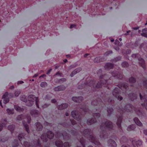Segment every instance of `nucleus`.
<instances>
[{
  "mask_svg": "<svg viewBox=\"0 0 147 147\" xmlns=\"http://www.w3.org/2000/svg\"><path fill=\"white\" fill-rule=\"evenodd\" d=\"M144 133L145 135H147V130H144Z\"/></svg>",
  "mask_w": 147,
  "mask_h": 147,
  "instance_id": "f8f14e48",
  "label": "nucleus"
},
{
  "mask_svg": "<svg viewBox=\"0 0 147 147\" xmlns=\"http://www.w3.org/2000/svg\"><path fill=\"white\" fill-rule=\"evenodd\" d=\"M82 98L80 97H73L72 98L73 100L75 102H80Z\"/></svg>",
  "mask_w": 147,
  "mask_h": 147,
  "instance_id": "20e7f679",
  "label": "nucleus"
},
{
  "mask_svg": "<svg viewBox=\"0 0 147 147\" xmlns=\"http://www.w3.org/2000/svg\"><path fill=\"white\" fill-rule=\"evenodd\" d=\"M65 88L62 86H58L55 88V90L56 91H60L63 90Z\"/></svg>",
  "mask_w": 147,
  "mask_h": 147,
  "instance_id": "39448f33",
  "label": "nucleus"
},
{
  "mask_svg": "<svg viewBox=\"0 0 147 147\" xmlns=\"http://www.w3.org/2000/svg\"><path fill=\"white\" fill-rule=\"evenodd\" d=\"M122 147H129V146H126V147H125V146H123Z\"/></svg>",
  "mask_w": 147,
  "mask_h": 147,
  "instance_id": "7c9ffc66",
  "label": "nucleus"
},
{
  "mask_svg": "<svg viewBox=\"0 0 147 147\" xmlns=\"http://www.w3.org/2000/svg\"><path fill=\"white\" fill-rule=\"evenodd\" d=\"M66 116H68V114L67 113H66Z\"/></svg>",
  "mask_w": 147,
  "mask_h": 147,
  "instance_id": "a878e982",
  "label": "nucleus"
},
{
  "mask_svg": "<svg viewBox=\"0 0 147 147\" xmlns=\"http://www.w3.org/2000/svg\"><path fill=\"white\" fill-rule=\"evenodd\" d=\"M87 54H86L85 55H84V57H86V56L87 55Z\"/></svg>",
  "mask_w": 147,
  "mask_h": 147,
  "instance_id": "393cba45",
  "label": "nucleus"
},
{
  "mask_svg": "<svg viewBox=\"0 0 147 147\" xmlns=\"http://www.w3.org/2000/svg\"><path fill=\"white\" fill-rule=\"evenodd\" d=\"M52 101L53 102H56V100H53Z\"/></svg>",
  "mask_w": 147,
  "mask_h": 147,
  "instance_id": "dca6fc26",
  "label": "nucleus"
},
{
  "mask_svg": "<svg viewBox=\"0 0 147 147\" xmlns=\"http://www.w3.org/2000/svg\"><path fill=\"white\" fill-rule=\"evenodd\" d=\"M111 143L112 144L111 146L112 147H116V144L114 141H111Z\"/></svg>",
  "mask_w": 147,
  "mask_h": 147,
  "instance_id": "0eeeda50",
  "label": "nucleus"
},
{
  "mask_svg": "<svg viewBox=\"0 0 147 147\" xmlns=\"http://www.w3.org/2000/svg\"><path fill=\"white\" fill-rule=\"evenodd\" d=\"M7 94L5 93L3 95V103L6 104L9 101V99L7 97Z\"/></svg>",
  "mask_w": 147,
  "mask_h": 147,
  "instance_id": "f03ea898",
  "label": "nucleus"
},
{
  "mask_svg": "<svg viewBox=\"0 0 147 147\" xmlns=\"http://www.w3.org/2000/svg\"><path fill=\"white\" fill-rule=\"evenodd\" d=\"M74 113V112H72V113H72V115H73V113Z\"/></svg>",
  "mask_w": 147,
  "mask_h": 147,
  "instance_id": "b1692460",
  "label": "nucleus"
},
{
  "mask_svg": "<svg viewBox=\"0 0 147 147\" xmlns=\"http://www.w3.org/2000/svg\"><path fill=\"white\" fill-rule=\"evenodd\" d=\"M133 28L134 30H137V29H138L139 27H136V28Z\"/></svg>",
  "mask_w": 147,
  "mask_h": 147,
  "instance_id": "4468645a",
  "label": "nucleus"
},
{
  "mask_svg": "<svg viewBox=\"0 0 147 147\" xmlns=\"http://www.w3.org/2000/svg\"><path fill=\"white\" fill-rule=\"evenodd\" d=\"M131 126H129L127 128V129L128 131H130L131 130L130 128Z\"/></svg>",
  "mask_w": 147,
  "mask_h": 147,
  "instance_id": "2eb2a0df",
  "label": "nucleus"
},
{
  "mask_svg": "<svg viewBox=\"0 0 147 147\" xmlns=\"http://www.w3.org/2000/svg\"><path fill=\"white\" fill-rule=\"evenodd\" d=\"M114 41V40H113V39L111 40V41L112 42H113V41Z\"/></svg>",
  "mask_w": 147,
  "mask_h": 147,
  "instance_id": "4be33fe9",
  "label": "nucleus"
},
{
  "mask_svg": "<svg viewBox=\"0 0 147 147\" xmlns=\"http://www.w3.org/2000/svg\"><path fill=\"white\" fill-rule=\"evenodd\" d=\"M125 35H127V34L125 33Z\"/></svg>",
  "mask_w": 147,
  "mask_h": 147,
  "instance_id": "72a5a7b5",
  "label": "nucleus"
},
{
  "mask_svg": "<svg viewBox=\"0 0 147 147\" xmlns=\"http://www.w3.org/2000/svg\"><path fill=\"white\" fill-rule=\"evenodd\" d=\"M53 136V134L51 132H50L49 133L48 137L50 138H52Z\"/></svg>",
  "mask_w": 147,
  "mask_h": 147,
  "instance_id": "6e6552de",
  "label": "nucleus"
},
{
  "mask_svg": "<svg viewBox=\"0 0 147 147\" xmlns=\"http://www.w3.org/2000/svg\"><path fill=\"white\" fill-rule=\"evenodd\" d=\"M132 143L134 147H140L142 145V142L140 140H134L132 141Z\"/></svg>",
  "mask_w": 147,
  "mask_h": 147,
  "instance_id": "f257e3e1",
  "label": "nucleus"
},
{
  "mask_svg": "<svg viewBox=\"0 0 147 147\" xmlns=\"http://www.w3.org/2000/svg\"><path fill=\"white\" fill-rule=\"evenodd\" d=\"M58 73H57V74H56V75L58 74Z\"/></svg>",
  "mask_w": 147,
  "mask_h": 147,
  "instance_id": "f704fd0d",
  "label": "nucleus"
},
{
  "mask_svg": "<svg viewBox=\"0 0 147 147\" xmlns=\"http://www.w3.org/2000/svg\"><path fill=\"white\" fill-rule=\"evenodd\" d=\"M146 107V108H147V105H145Z\"/></svg>",
  "mask_w": 147,
  "mask_h": 147,
  "instance_id": "cd10ccee",
  "label": "nucleus"
},
{
  "mask_svg": "<svg viewBox=\"0 0 147 147\" xmlns=\"http://www.w3.org/2000/svg\"><path fill=\"white\" fill-rule=\"evenodd\" d=\"M43 76H44V75H43L42 76H40V77H43Z\"/></svg>",
  "mask_w": 147,
  "mask_h": 147,
  "instance_id": "c756f323",
  "label": "nucleus"
},
{
  "mask_svg": "<svg viewBox=\"0 0 147 147\" xmlns=\"http://www.w3.org/2000/svg\"><path fill=\"white\" fill-rule=\"evenodd\" d=\"M43 76H44V75H43L42 76H40V77H43Z\"/></svg>",
  "mask_w": 147,
  "mask_h": 147,
  "instance_id": "c85d7f7f",
  "label": "nucleus"
},
{
  "mask_svg": "<svg viewBox=\"0 0 147 147\" xmlns=\"http://www.w3.org/2000/svg\"><path fill=\"white\" fill-rule=\"evenodd\" d=\"M119 40H120V41H121V40H122V39H121V38H120L119 39Z\"/></svg>",
  "mask_w": 147,
  "mask_h": 147,
  "instance_id": "5701e85b",
  "label": "nucleus"
},
{
  "mask_svg": "<svg viewBox=\"0 0 147 147\" xmlns=\"http://www.w3.org/2000/svg\"><path fill=\"white\" fill-rule=\"evenodd\" d=\"M38 76V75L37 74H35L34 76H33V77H37V76Z\"/></svg>",
  "mask_w": 147,
  "mask_h": 147,
  "instance_id": "a211bd4d",
  "label": "nucleus"
},
{
  "mask_svg": "<svg viewBox=\"0 0 147 147\" xmlns=\"http://www.w3.org/2000/svg\"><path fill=\"white\" fill-rule=\"evenodd\" d=\"M20 93V92L19 91H16L15 92V95L16 96H17Z\"/></svg>",
  "mask_w": 147,
  "mask_h": 147,
  "instance_id": "9d476101",
  "label": "nucleus"
},
{
  "mask_svg": "<svg viewBox=\"0 0 147 147\" xmlns=\"http://www.w3.org/2000/svg\"><path fill=\"white\" fill-rule=\"evenodd\" d=\"M122 97L120 98V100H122Z\"/></svg>",
  "mask_w": 147,
  "mask_h": 147,
  "instance_id": "2f4dec72",
  "label": "nucleus"
},
{
  "mask_svg": "<svg viewBox=\"0 0 147 147\" xmlns=\"http://www.w3.org/2000/svg\"><path fill=\"white\" fill-rule=\"evenodd\" d=\"M89 147H92V146H89Z\"/></svg>",
  "mask_w": 147,
  "mask_h": 147,
  "instance_id": "e433bc0d",
  "label": "nucleus"
},
{
  "mask_svg": "<svg viewBox=\"0 0 147 147\" xmlns=\"http://www.w3.org/2000/svg\"><path fill=\"white\" fill-rule=\"evenodd\" d=\"M47 86V84L45 82H43L40 84V86L42 87H45Z\"/></svg>",
  "mask_w": 147,
  "mask_h": 147,
  "instance_id": "423d86ee",
  "label": "nucleus"
},
{
  "mask_svg": "<svg viewBox=\"0 0 147 147\" xmlns=\"http://www.w3.org/2000/svg\"><path fill=\"white\" fill-rule=\"evenodd\" d=\"M51 69H50V70H49V71L48 72H47V74H48L49 73H50V72L51 71Z\"/></svg>",
  "mask_w": 147,
  "mask_h": 147,
  "instance_id": "6ab92c4d",
  "label": "nucleus"
},
{
  "mask_svg": "<svg viewBox=\"0 0 147 147\" xmlns=\"http://www.w3.org/2000/svg\"><path fill=\"white\" fill-rule=\"evenodd\" d=\"M76 26V25H75L73 24L71 25L70 26V28H75Z\"/></svg>",
  "mask_w": 147,
  "mask_h": 147,
  "instance_id": "9b49d317",
  "label": "nucleus"
},
{
  "mask_svg": "<svg viewBox=\"0 0 147 147\" xmlns=\"http://www.w3.org/2000/svg\"><path fill=\"white\" fill-rule=\"evenodd\" d=\"M63 61L65 63L67 61V59H65L63 60Z\"/></svg>",
  "mask_w": 147,
  "mask_h": 147,
  "instance_id": "f3484780",
  "label": "nucleus"
},
{
  "mask_svg": "<svg viewBox=\"0 0 147 147\" xmlns=\"http://www.w3.org/2000/svg\"><path fill=\"white\" fill-rule=\"evenodd\" d=\"M23 83V82L22 81H19V82H18V84H22Z\"/></svg>",
  "mask_w": 147,
  "mask_h": 147,
  "instance_id": "ddd939ff",
  "label": "nucleus"
},
{
  "mask_svg": "<svg viewBox=\"0 0 147 147\" xmlns=\"http://www.w3.org/2000/svg\"><path fill=\"white\" fill-rule=\"evenodd\" d=\"M130 32V30H129V31H128L127 32V33H128L129 32Z\"/></svg>",
  "mask_w": 147,
  "mask_h": 147,
  "instance_id": "aec40b11",
  "label": "nucleus"
},
{
  "mask_svg": "<svg viewBox=\"0 0 147 147\" xmlns=\"http://www.w3.org/2000/svg\"><path fill=\"white\" fill-rule=\"evenodd\" d=\"M136 123L138 125L141 126L142 125L141 123L138 120L137 121H136Z\"/></svg>",
  "mask_w": 147,
  "mask_h": 147,
  "instance_id": "1a4fd4ad",
  "label": "nucleus"
},
{
  "mask_svg": "<svg viewBox=\"0 0 147 147\" xmlns=\"http://www.w3.org/2000/svg\"><path fill=\"white\" fill-rule=\"evenodd\" d=\"M140 98H141V94L140 95Z\"/></svg>",
  "mask_w": 147,
  "mask_h": 147,
  "instance_id": "473e14b6",
  "label": "nucleus"
},
{
  "mask_svg": "<svg viewBox=\"0 0 147 147\" xmlns=\"http://www.w3.org/2000/svg\"><path fill=\"white\" fill-rule=\"evenodd\" d=\"M75 72V71H74L73 72ZM74 73H75V72H74Z\"/></svg>",
  "mask_w": 147,
  "mask_h": 147,
  "instance_id": "c9c22d12",
  "label": "nucleus"
},
{
  "mask_svg": "<svg viewBox=\"0 0 147 147\" xmlns=\"http://www.w3.org/2000/svg\"><path fill=\"white\" fill-rule=\"evenodd\" d=\"M9 111H10V110H9V109H8L7 110V111L9 113Z\"/></svg>",
  "mask_w": 147,
  "mask_h": 147,
  "instance_id": "412c9836",
  "label": "nucleus"
},
{
  "mask_svg": "<svg viewBox=\"0 0 147 147\" xmlns=\"http://www.w3.org/2000/svg\"><path fill=\"white\" fill-rule=\"evenodd\" d=\"M67 107V104H64L63 105H60L58 107V109H64Z\"/></svg>",
  "mask_w": 147,
  "mask_h": 147,
  "instance_id": "7ed1b4c3",
  "label": "nucleus"
},
{
  "mask_svg": "<svg viewBox=\"0 0 147 147\" xmlns=\"http://www.w3.org/2000/svg\"><path fill=\"white\" fill-rule=\"evenodd\" d=\"M0 105H1V106L3 107H2V105L1 104V102H0Z\"/></svg>",
  "mask_w": 147,
  "mask_h": 147,
  "instance_id": "bb28decb",
  "label": "nucleus"
}]
</instances>
